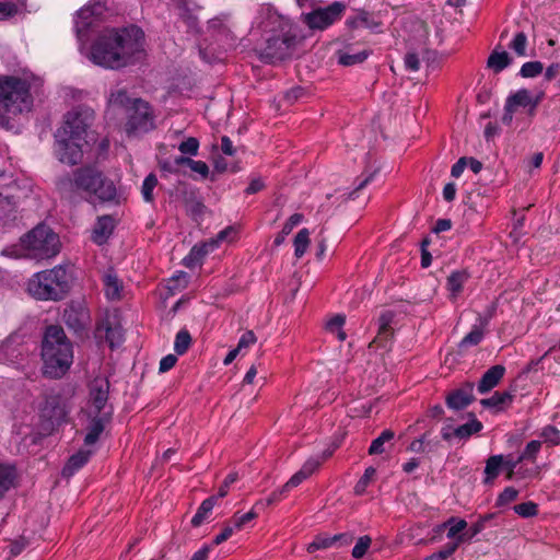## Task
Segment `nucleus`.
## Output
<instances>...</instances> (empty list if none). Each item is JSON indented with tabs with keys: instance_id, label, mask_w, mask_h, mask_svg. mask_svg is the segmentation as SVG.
<instances>
[{
	"instance_id": "f257e3e1",
	"label": "nucleus",
	"mask_w": 560,
	"mask_h": 560,
	"mask_svg": "<svg viewBox=\"0 0 560 560\" xmlns=\"http://www.w3.org/2000/svg\"><path fill=\"white\" fill-rule=\"evenodd\" d=\"M144 57L145 34L136 24L105 28L93 40L90 49L93 63L113 70L133 66Z\"/></svg>"
},
{
	"instance_id": "f03ea898",
	"label": "nucleus",
	"mask_w": 560,
	"mask_h": 560,
	"mask_svg": "<svg viewBox=\"0 0 560 560\" xmlns=\"http://www.w3.org/2000/svg\"><path fill=\"white\" fill-rule=\"evenodd\" d=\"M57 187L61 192H84L88 196L86 200L94 198L102 203H119L115 183L93 165L78 167L72 175L61 176Z\"/></svg>"
},
{
	"instance_id": "7ed1b4c3",
	"label": "nucleus",
	"mask_w": 560,
	"mask_h": 560,
	"mask_svg": "<svg viewBox=\"0 0 560 560\" xmlns=\"http://www.w3.org/2000/svg\"><path fill=\"white\" fill-rule=\"evenodd\" d=\"M42 373L46 378L60 380L73 363V345L59 325H48L40 346Z\"/></svg>"
},
{
	"instance_id": "20e7f679",
	"label": "nucleus",
	"mask_w": 560,
	"mask_h": 560,
	"mask_svg": "<svg viewBox=\"0 0 560 560\" xmlns=\"http://www.w3.org/2000/svg\"><path fill=\"white\" fill-rule=\"evenodd\" d=\"M33 106L31 84L27 80L5 75L0 78V126L10 122V114L30 112Z\"/></svg>"
},
{
	"instance_id": "39448f33",
	"label": "nucleus",
	"mask_w": 560,
	"mask_h": 560,
	"mask_svg": "<svg viewBox=\"0 0 560 560\" xmlns=\"http://www.w3.org/2000/svg\"><path fill=\"white\" fill-rule=\"evenodd\" d=\"M71 289V277L59 265L35 273L27 282L28 293L39 301H61Z\"/></svg>"
},
{
	"instance_id": "423d86ee",
	"label": "nucleus",
	"mask_w": 560,
	"mask_h": 560,
	"mask_svg": "<svg viewBox=\"0 0 560 560\" xmlns=\"http://www.w3.org/2000/svg\"><path fill=\"white\" fill-rule=\"evenodd\" d=\"M24 245L40 258H49L59 253V237L51 229L39 224L22 238Z\"/></svg>"
},
{
	"instance_id": "0eeeda50",
	"label": "nucleus",
	"mask_w": 560,
	"mask_h": 560,
	"mask_svg": "<svg viewBox=\"0 0 560 560\" xmlns=\"http://www.w3.org/2000/svg\"><path fill=\"white\" fill-rule=\"evenodd\" d=\"M295 45L296 36L290 32L273 35L267 38L266 45L259 49V59L265 63L275 65L291 57Z\"/></svg>"
},
{
	"instance_id": "6e6552de",
	"label": "nucleus",
	"mask_w": 560,
	"mask_h": 560,
	"mask_svg": "<svg viewBox=\"0 0 560 560\" xmlns=\"http://www.w3.org/2000/svg\"><path fill=\"white\" fill-rule=\"evenodd\" d=\"M56 139V155L61 163L68 165H77L83 159V147L88 145L84 139H74L73 136L68 135L65 130H57L55 133Z\"/></svg>"
},
{
	"instance_id": "1a4fd4ad",
	"label": "nucleus",
	"mask_w": 560,
	"mask_h": 560,
	"mask_svg": "<svg viewBox=\"0 0 560 560\" xmlns=\"http://www.w3.org/2000/svg\"><path fill=\"white\" fill-rule=\"evenodd\" d=\"M71 407L60 394H50L45 397L44 405L40 409V418L47 422V429L54 430L68 421Z\"/></svg>"
},
{
	"instance_id": "9d476101",
	"label": "nucleus",
	"mask_w": 560,
	"mask_h": 560,
	"mask_svg": "<svg viewBox=\"0 0 560 560\" xmlns=\"http://www.w3.org/2000/svg\"><path fill=\"white\" fill-rule=\"evenodd\" d=\"M346 4L335 1L326 8H317L304 15V23L311 30L324 31L342 18Z\"/></svg>"
},
{
	"instance_id": "9b49d317",
	"label": "nucleus",
	"mask_w": 560,
	"mask_h": 560,
	"mask_svg": "<svg viewBox=\"0 0 560 560\" xmlns=\"http://www.w3.org/2000/svg\"><path fill=\"white\" fill-rule=\"evenodd\" d=\"M153 128V114L148 102L135 98L132 106L128 108L126 131L130 133L147 132Z\"/></svg>"
},
{
	"instance_id": "f8f14e48",
	"label": "nucleus",
	"mask_w": 560,
	"mask_h": 560,
	"mask_svg": "<svg viewBox=\"0 0 560 560\" xmlns=\"http://www.w3.org/2000/svg\"><path fill=\"white\" fill-rule=\"evenodd\" d=\"M94 120V113L89 108L78 107L65 115L63 125L58 130H65L74 139H84L88 129Z\"/></svg>"
},
{
	"instance_id": "ddd939ff",
	"label": "nucleus",
	"mask_w": 560,
	"mask_h": 560,
	"mask_svg": "<svg viewBox=\"0 0 560 560\" xmlns=\"http://www.w3.org/2000/svg\"><path fill=\"white\" fill-rule=\"evenodd\" d=\"M62 320L67 327L81 335L91 324L90 310L84 301L69 302L62 313Z\"/></svg>"
},
{
	"instance_id": "4468645a",
	"label": "nucleus",
	"mask_w": 560,
	"mask_h": 560,
	"mask_svg": "<svg viewBox=\"0 0 560 560\" xmlns=\"http://www.w3.org/2000/svg\"><path fill=\"white\" fill-rule=\"evenodd\" d=\"M318 468V460L307 459L303 464L301 469L296 471L280 489L271 492V494L267 498L266 502L264 503V506L271 505L281 501L291 489L302 483L305 479L312 476Z\"/></svg>"
},
{
	"instance_id": "2eb2a0df",
	"label": "nucleus",
	"mask_w": 560,
	"mask_h": 560,
	"mask_svg": "<svg viewBox=\"0 0 560 560\" xmlns=\"http://www.w3.org/2000/svg\"><path fill=\"white\" fill-rule=\"evenodd\" d=\"M179 197L185 206L187 214L196 222H198L206 212L202 198L199 196L197 188L189 186L186 183H180L178 187Z\"/></svg>"
},
{
	"instance_id": "dca6fc26",
	"label": "nucleus",
	"mask_w": 560,
	"mask_h": 560,
	"mask_svg": "<svg viewBox=\"0 0 560 560\" xmlns=\"http://www.w3.org/2000/svg\"><path fill=\"white\" fill-rule=\"evenodd\" d=\"M110 383L107 378L95 377L89 388L90 402L94 409L93 413L101 415L108 410V398H109Z\"/></svg>"
},
{
	"instance_id": "f3484780",
	"label": "nucleus",
	"mask_w": 560,
	"mask_h": 560,
	"mask_svg": "<svg viewBox=\"0 0 560 560\" xmlns=\"http://www.w3.org/2000/svg\"><path fill=\"white\" fill-rule=\"evenodd\" d=\"M106 8L101 2L91 3L78 11V20L75 22L77 33L80 37L85 36L88 31L92 28L98 21Z\"/></svg>"
},
{
	"instance_id": "a211bd4d",
	"label": "nucleus",
	"mask_w": 560,
	"mask_h": 560,
	"mask_svg": "<svg viewBox=\"0 0 560 560\" xmlns=\"http://www.w3.org/2000/svg\"><path fill=\"white\" fill-rule=\"evenodd\" d=\"M113 415V406H109L108 410L104 411L101 415L93 413L86 425V434L84 436L85 446L94 445L100 440L101 434L105 430V427L112 422Z\"/></svg>"
},
{
	"instance_id": "6ab92c4d",
	"label": "nucleus",
	"mask_w": 560,
	"mask_h": 560,
	"mask_svg": "<svg viewBox=\"0 0 560 560\" xmlns=\"http://www.w3.org/2000/svg\"><path fill=\"white\" fill-rule=\"evenodd\" d=\"M474 388L472 382H465L460 387L451 390L445 397L446 406L455 411L464 410L476 400Z\"/></svg>"
},
{
	"instance_id": "aec40b11",
	"label": "nucleus",
	"mask_w": 560,
	"mask_h": 560,
	"mask_svg": "<svg viewBox=\"0 0 560 560\" xmlns=\"http://www.w3.org/2000/svg\"><path fill=\"white\" fill-rule=\"evenodd\" d=\"M395 318V313L393 311H385L381 313L377 322H378V329L377 335L375 338L371 341L370 348L376 347V348H387V346L390 343L392 339L394 338V328L392 327V324Z\"/></svg>"
},
{
	"instance_id": "412c9836",
	"label": "nucleus",
	"mask_w": 560,
	"mask_h": 560,
	"mask_svg": "<svg viewBox=\"0 0 560 560\" xmlns=\"http://www.w3.org/2000/svg\"><path fill=\"white\" fill-rule=\"evenodd\" d=\"M542 95L544 94L540 93L536 97H533L530 91L527 89H521L508 96L505 103L515 110L518 107L527 108L528 116L534 117L536 115L537 107L542 100Z\"/></svg>"
},
{
	"instance_id": "4be33fe9",
	"label": "nucleus",
	"mask_w": 560,
	"mask_h": 560,
	"mask_svg": "<svg viewBox=\"0 0 560 560\" xmlns=\"http://www.w3.org/2000/svg\"><path fill=\"white\" fill-rule=\"evenodd\" d=\"M105 332V340L110 349L119 347L124 342V330L118 323H113L109 318H105L96 325L95 335L102 337Z\"/></svg>"
},
{
	"instance_id": "5701e85b",
	"label": "nucleus",
	"mask_w": 560,
	"mask_h": 560,
	"mask_svg": "<svg viewBox=\"0 0 560 560\" xmlns=\"http://www.w3.org/2000/svg\"><path fill=\"white\" fill-rule=\"evenodd\" d=\"M116 220L110 214L97 217L92 230L91 240L97 245L107 243L116 228Z\"/></svg>"
},
{
	"instance_id": "b1692460",
	"label": "nucleus",
	"mask_w": 560,
	"mask_h": 560,
	"mask_svg": "<svg viewBox=\"0 0 560 560\" xmlns=\"http://www.w3.org/2000/svg\"><path fill=\"white\" fill-rule=\"evenodd\" d=\"M23 345L16 335L9 336L0 343V363H14L22 355Z\"/></svg>"
},
{
	"instance_id": "393cba45",
	"label": "nucleus",
	"mask_w": 560,
	"mask_h": 560,
	"mask_svg": "<svg viewBox=\"0 0 560 560\" xmlns=\"http://www.w3.org/2000/svg\"><path fill=\"white\" fill-rule=\"evenodd\" d=\"M505 368L501 364H495L488 369L477 384V390L480 394H487L492 390L503 378Z\"/></svg>"
},
{
	"instance_id": "a878e982",
	"label": "nucleus",
	"mask_w": 560,
	"mask_h": 560,
	"mask_svg": "<svg viewBox=\"0 0 560 560\" xmlns=\"http://www.w3.org/2000/svg\"><path fill=\"white\" fill-rule=\"evenodd\" d=\"M345 25L349 31H353L359 27H365L374 31L381 26V22L375 21L372 13L369 11L360 9L355 11L354 15L349 16L346 20Z\"/></svg>"
},
{
	"instance_id": "bb28decb",
	"label": "nucleus",
	"mask_w": 560,
	"mask_h": 560,
	"mask_svg": "<svg viewBox=\"0 0 560 560\" xmlns=\"http://www.w3.org/2000/svg\"><path fill=\"white\" fill-rule=\"evenodd\" d=\"M511 392H495L491 397L480 400L483 408L492 409L495 413L504 411L513 401Z\"/></svg>"
},
{
	"instance_id": "cd10ccee",
	"label": "nucleus",
	"mask_w": 560,
	"mask_h": 560,
	"mask_svg": "<svg viewBox=\"0 0 560 560\" xmlns=\"http://www.w3.org/2000/svg\"><path fill=\"white\" fill-rule=\"evenodd\" d=\"M217 247V242H208L195 245L189 254L183 259V265L187 268H194L202 262V259L210 250Z\"/></svg>"
},
{
	"instance_id": "c85d7f7f",
	"label": "nucleus",
	"mask_w": 560,
	"mask_h": 560,
	"mask_svg": "<svg viewBox=\"0 0 560 560\" xmlns=\"http://www.w3.org/2000/svg\"><path fill=\"white\" fill-rule=\"evenodd\" d=\"M92 455V451L80 450L75 454L71 455L67 460L66 465L61 470V475L66 478L73 476L79 469H81L89 460Z\"/></svg>"
},
{
	"instance_id": "c756f323",
	"label": "nucleus",
	"mask_w": 560,
	"mask_h": 560,
	"mask_svg": "<svg viewBox=\"0 0 560 560\" xmlns=\"http://www.w3.org/2000/svg\"><path fill=\"white\" fill-rule=\"evenodd\" d=\"M470 273L466 269L453 271L446 279V289L451 298L456 299L463 291L464 284L469 280Z\"/></svg>"
},
{
	"instance_id": "7c9ffc66",
	"label": "nucleus",
	"mask_w": 560,
	"mask_h": 560,
	"mask_svg": "<svg viewBox=\"0 0 560 560\" xmlns=\"http://www.w3.org/2000/svg\"><path fill=\"white\" fill-rule=\"evenodd\" d=\"M501 470H503V455L489 456L486 460V467L483 470V483L487 486L493 485Z\"/></svg>"
},
{
	"instance_id": "2f4dec72",
	"label": "nucleus",
	"mask_w": 560,
	"mask_h": 560,
	"mask_svg": "<svg viewBox=\"0 0 560 560\" xmlns=\"http://www.w3.org/2000/svg\"><path fill=\"white\" fill-rule=\"evenodd\" d=\"M469 417L471 418L469 422L455 428L452 432L456 439L468 440L471 435L479 433L482 430L483 425L476 418L475 413L470 412Z\"/></svg>"
},
{
	"instance_id": "473e14b6",
	"label": "nucleus",
	"mask_w": 560,
	"mask_h": 560,
	"mask_svg": "<svg viewBox=\"0 0 560 560\" xmlns=\"http://www.w3.org/2000/svg\"><path fill=\"white\" fill-rule=\"evenodd\" d=\"M103 282L105 287L106 298L109 300H120L121 299V290L122 282L118 279L117 275L114 271H108L103 277Z\"/></svg>"
},
{
	"instance_id": "72a5a7b5",
	"label": "nucleus",
	"mask_w": 560,
	"mask_h": 560,
	"mask_svg": "<svg viewBox=\"0 0 560 560\" xmlns=\"http://www.w3.org/2000/svg\"><path fill=\"white\" fill-rule=\"evenodd\" d=\"M218 501V497H209L203 500L198 508L196 514L192 516L190 523L192 527H199L212 512L215 503Z\"/></svg>"
},
{
	"instance_id": "f704fd0d",
	"label": "nucleus",
	"mask_w": 560,
	"mask_h": 560,
	"mask_svg": "<svg viewBox=\"0 0 560 560\" xmlns=\"http://www.w3.org/2000/svg\"><path fill=\"white\" fill-rule=\"evenodd\" d=\"M16 471L13 466L0 463V499L13 487Z\"/></svg>"
},
{
	"instance_id": "c9c22d12",
	"label": "nucleus",
	"mask_w": 560,
	"mask_h": 560,
	"mask_svg": "<svg viewBox=\"0 0 560 560\" xmlns=\"http://www.w3.org/2000/svg\"><path fill=\"white\" fill-rule=\"evenodd\" d=\"M512 62L511 57L506 51L493 50L487 61L488 68L492 69L495 73L501 72Z\"/></svg>"
},
{
	"instance_id": "e433bc0d",
	"label": "nucleus",
	"mask_w": 560,
	"mask_h": 560,
	"mask_svg": "<svg viewBox=\"0 0 560 560\" xmlns=\"http://www.w3.org/2000/svg\"><path fill=\"white\" fill-rule=\"evenodd\" d=\"M372 54L371 49H364L362 51L350 54L347 51L338 52V63L345 67L354 66L364 62Z\"/></svg>"
},
{
	"instance_id": "4c0bfd02",
	"label": "nucleus",
	"mask_w": 560,
	"mask_h": 560,
	"mask_svg": "<svg viewBox=\"0 0 560 560\" xmlns=\"http://www.w3.org/2000/svg\"><path fill=\"white\" fill-rule=\"evenodd\" d=\"M304 219V215L302 213H294L292 214L283 224L281 231L276 235L275 237V245L280 246L285 237L292 232V230L299 225Z\"/></svg>"
},
{
	"instance_id": "58836bf2",
	"label": "nucleus",
	"mask_w": 560,
	"mask_h": 560,
	"mask_svg": "<svg viewBox=\"0 0 560 560\" xmlns=\"http://www.w3.org/2000/svg\"><path fill=\"white\" fill-rule=\"evenodd\" d=\"M462 542H464V536H458L457 540L445 544L439 551L427 556L423 560H446L457 550Z\"/></svg>"
},
{
	"instance_id": "ea45409f",
	"label": "nucleus",
	"mask_w": 560,
	"mask_h": 560,
	"mask_svg": "<svg viewBox=\"0 0 560 560\" xmlns=\"http://www.w3.org/2000/svg\"><path fill=\"white\" fill-rule=\"evenodd\" d=\"M485 337V331L475 325L471 330L459 341L458 349L466 350L470 347L478 346Z\"/></svg>"
},
{
	"instance_id": "a19ab883",
	"label": "nucleus",
	"mask_w": 560,
	"mask_h": 560,
	"mask_svg": "<svg viewBox=\"0 0 560 560\" xmlns=\"http://www.w3.org/2000/svg\"><path fill=\"white\" fill-rule=\"evenodd\" d=\"M395 438V432L390 429L384 430L376 439H374L369 447L370 455H380L385 452L384 444Z\"/></svg>"
},
{
	"instance_id": "79ce46f5",
	"label": "nucleus",
	"mask_w": 560,
	"mask_h": 560,
	"mask_svg": "<svg viewBox=\"0 0 560 560\" xmlns=\"http://www.w3.org/2000/svg\"><path fill=\"white\" fill-rule=\"evenodd\" d=\"M293 244L295 257L301 258L310 245V231L305 228L300 230L294 237Z\"/></svg>"
},
{
	"instance_id": "37998d69",
	"label": "nucleus",
	"mask_w": 560,
	"mask_h": 560,
	"mask_svg": "<svg viewBox=\"0 0 560 560\" xmlns=\"http://www.w3.org/2000/svg\"><path fill=\"white\" fill-rule=\"evenodd\" d=\"M337 538H345L343 536H325V535H317L314 540L308 544L307 551L310 553H313L320 549H327L331 547L332 545L337 544Z\"/></svg>"
},
{
	"instance_id": "c03bdc74",
	"label": "nucleus",
	"mask_w": 560,
	"mask_h": 560,
	"mask_svg": "<svg viewBox=\"0 0 560 560\" xmlns=\"http://www.w3.org/2000/svg\"><path fill=\"white\" fill-rule=\"evenodd\" d=\"M260 508H264V502L262 501L256 502L254 508L249 512H247V513L240 514V512H236L233 515V518H232L234 527L237 528V529H241L248 522L255 520L258 516L256 510L260 509Z\"/></svg>"
},
{
	"instance_id": "a18cd8bd",
	"label": "nucleus",
	"mask_w": 560,
	"mask_h": 560,
	"mask_svg": "<svg viewBox=\"0 0 560 560\" xmlns=\"http://www.w3.org/2000/svg\"><path fill=\"white\" fill-rule=\"evenodd\" d=\"M191 336L187 329H180L175 337L174 350L178 355H183L187 352L191 345Z\"/></svg>"
},
{
	"instance_id": "49530a36",
	"label": "nucleus",
	"mask_w": 560,
	"mask_h": 560,
	"mask_svg": "<svg viewBox=\"0 0 560 560\" xmlns=\"http://www.w3.org/2000/svg\"><path fill=\"white\" fill-rule=\"evenodd\" d=\"M346 323V316L341 314L335 315L330 318L326 324V329L329 332L337 334V337L340 341L346 340L347 334L343 331L342 327Z\"/></svg>"
},
{
	"instance_id": "de8ad7c7",
	"label": "nucleus",
	"mask_w": 560,
	"mask_h": 560,
	"mask_svg": "<svg viewBox=\"0 0 560 560\" xmlns=\"http://www.w3.org/2000/svg\"><path fill=\"white\" fill-rule=\"evenodd\" d=\"M158 177L154 173H150L143 180L141 187V194L145 202L153 203L154 195L153 190L158 186Z\"/></svg>"
},
{
	"instance_id": "09e8293b",
	"label": "nucleus",
	"mask_w": 560,
	"mask_h": 560,
	"mask_svg": "<svg viewBox=\"0 0 560 560\" xmlns=\"http://www.w3.org/2000/svg\"><path fill=\"white\" fill-rule=\"evenodd\" d=\"M448 525L450 527L447 532V538L457 540V537L462 535V532L467 527V522L465 520L451 517L446 523L443 524L444 527Z\"/></svg>"
},
{
	"instance_id": "8fccbe9b",
	"label": "nucleus",
	"mask_w": 560,
	"mask_h": 560,
	"mask_svg": "<svg viewBox=\"0 0 560 560\" xmlns=\"http://www.w3.org/2000/svg\"><path fill=\"white\" fill-rule=\"evenodd\" d=\"M527 47V36L524 32H518L515 34L514 38L509 45V48L512 49L517 56L525 57Z\"/></svg>"
},
{
	"instance_id": "3c124183",
	"label": "nucleus",
	"mask_w": 560,
	"mask_h": 560,
	"mask_svg": "<svg viewBox=\"0 0 560 560\" xmlns=\"http://www.w3.org/2000/svg\"><path fill=\"white\" fill-rule=\"evenodd\" d=\"M514 512L524 518L534 517L538 514V505L533 501L523 502L513 506Z\"/></svg>"
},
{
	"instance_id": "603ef678",
	"label": "nucleus",
	"mask_w": 560,
	"mask_h": 560,
	"mask_svg": "<svg viewBox=\"0 0 560 560\" xmlns=\"http://www.w3.org/2000/svg\"><path fill=\"white\" fill-rule=\"evenodd\" d=\"M371 544H372V538L370 536L364 535V536L359 537V539L357 540V542L352 549V552H351L352 557L354 559L363 558L366 555L369 548L371 547Z\"/></svg>"
},
{
	"instance_id": "864d4df0",
	"label": "nucleus",
	"mask_w": 560,
	"mask_h": 560,
	"mask_svg": "<svg viewBox=\"0 0 560 560\" xmlns=\"http://www.w3.org/2000/svg\"><path fill=\"white\" fill-rule=\"evenodd\" d=\"M376 469L372 466L368 467L363 474V476L359 479V481L354 486L355 494H363L370 485L371 480L375 477Z\"/></svg>"
},
{
	"instance_id": "5fc2aeb1",
	"label": "nucleus",
	"mask_w": 560,
	"mask_h": 560,
	"mask_svg": "<svg viewBox=\"0 0 560 560\" xmlns=\"http://www.w3.org/2000/svg\"><path fill=\"white\" fill-rule=\"evenodd\" d=\"M544 70L542 62L540 61H528L525 62L520 70V74L523 78H535L539 75Z\"/></svg>"
},
{
	"instance_id": "6e6d98bb",
	"label": "nucleus",
	"mask_w": 560,
	"mask_h": 560,
	"mask_svg": "<svg viewBox=\"0 0 560 560\" xmlns=\"http://www.w3.org/2000/svg\"><path fill=\"white\" fill-rule=\"evenodd\" d=\"M518 497V490L514 487H506L497 498L495 506L502 508L515 501Z\"/></svg>"
},
{
	"instance_id": "4d7b16f0",
	"label": "nucleus",
	"mask_w": 560,
	"mask_h": 560,
	"mask_svg": "<svg viewBox=\"0 0 560 560\" xmlns=\"http://www.w3.org/2000/svg\"><path fill=\"white\" fill-rule=\"evenodd\" d=\"M541 447V442L537 440H533L527 443L522 454L518 455V457L524 460H530L534 462L537 457V454L539 453Z\"/></svg>"
},
{
	"instance_id": "13d9d810",
	"label": "nucleus",
	"mask_w": 560,
	"mask_h": 560,
	"mask_svg": "<svg viewBox=\"0 0 560 560\" xmlns=\"http://www.w3.org/2000/svg\"><path fill=\"white\" fill-rule=\"evenodd\" d=\"M178 150L183 154H187L190 156H195L198 154L199 150V141L195 137H189L186 140L182 141L178 145Z\"/></svg>"
},
{
	"instance_id": "bf43d9fd",
	"label": "nucleus",
	"mask_w": 560,
	"mask_h": 560,
	"mask_svg": "<svg viewBox=\"0 0 560 560\" xmlns=\"http://www.w3.org/2000/svg\"><path fill=\"white\" fill-rule=\"evenodd\" d=\"M132 101L127 92L125 90H119L115 93H112L110 95V100L109 102L113 104V105H116V106H119V107H124L128 110V108L130 106H132Z\"/></svg>"
},
{
	"instance_id": "052dcab7",
	"label": "nucleus",
	"mask_w": 560,
	"mask_h": 560,
	"mask_svg": "<svg viewBox=\"0 0 560 560\" xmlns=\"http://www.w3.org/2000/svg\"><path fill=\"white\" fill-rule=\"evenodd\" d=\"M523 460L517 456L514 457L512 454H509L506 456H503V469L506 470V479H512L514 476L515 468L522 463Z\"/></svg>"
},
{
	"instance_id": "680f3d73",
	"label": "nucleus",
	"mask_w": 560,
	"mask_h": 560,
	"mask_svg": "<svg viewBox=\"0 0 560 560\" xmlns=\"http://www.w3.org/2000/svg\"><path fill=\"white\" fill-rule=\"evenodd\" d=\"M237 480L238 474L230 472L223 480L222 485L219 487L218 494H215L214 497H218V500L224 498L228 494L231 485H233Z\"/></svg>"
},
{
	"instance_id": "e2e57ef3",
	"label": "nucleus",
	"mask_w": 560,
	"mask_h": 560,
	"mask_svg": "<svg viewBox=\"0 0 560 560\" xmlns=\"http://www.w3.org/2000/svg\"><path fill=\"white\" fill-rule=\"evenodd\" d=\"M18 13V7L12 2H0V21L14 16Z\"/></svg>"
},
{
	"instance_id": "0e129e2a",
	"label": "nucleus",
	"mask_w": 560,
	"mask_h": 560,
	"mask_svg": "<svg viewBox=\"0 0 560 560\" xmlns=\"http://www.w3.org/2000/svg\"><path fill=\"white\" fill-rule=\"evenodd\" d=\"M160 171L163 173V176H167V174H178L179 168L175 167L174 161L168 159H162L158 162Z\"/></svg>"
},
{
	"instance_id": "69168bd1",
	"label": "nucleus",
	"mask_w": 560,
	"mask_h": 560,
	"mask_svg": "<svg viewBox=\"0 0 560 560\" xmlns=\"http://www.w3.org/2000/svg\"><path fill=\"white\" fill-rule=\"evenodd\" d=\"M404 61L407 70L418 71L420 69V59L416 52H407Z\"/></svg>"
},
{
	"instance_id": "338daca9",
	"label": "nucleus",
	"mask_w": 560,
	"mask_h": 560,
	"mask_svg": "<svg viewBox=\"0 0 560 560\" xmlns=\"http://www.w3.org/2000/svg\"><path fill=\"white\" fill-rule=\"evenodd\" d=\"M257 338L253 330H246L240 338L237 349L241 351L244 348H248L256 342Z\"/></svg>"
},
{
	"instance_id": "774afa93",
	"label": "nucleus",
	"mask_w": 560,
	"mask_h": 560,
	"mask_svg": "<svg viewBox=\"0 0 560 560\" xmlns=\"http://www.w3.org/2000/svg\"><path fill=\"white\" fill-rule=\"evenodd\" d=\"M177 362V357L175 354H167L160 361V372L165 373L173 369Z\"/></svg>"
}]
</instances>
